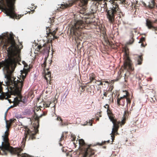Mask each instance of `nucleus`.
Instances as JSON below:
<instances>
[{
    "label": "nucleus",
    "mask_w": 157,
    "mask_h": 157,
    "mask_svg": "<svg viewBox=\"0 0 157 157\" xmlns=\"http://www.w3.org/2000/svg\"><path fill=\"white\" fill-rule=\"evenodd\" d=\"M2 41L5 42L4 48L9 46L7 50L8 58L4 61L0 62V68L3 67L5 77L6 79V82L8 90H10V94L6 92H2V83L0 82V99H7L10 97L11 94L16 95L14 98V104H18L20 101L24 103L26 102L25 99H22L20 92L23 86V82L29 70L28 65H24L23 70H21V77L11 78V75L14 71L17 63L20 60V52L21 48L17 45L14 40L13 34L12 33H4L0 37Z\"/></svg>",
    "instance_id": "f257e3e1"
},
{
    "label": "nucleus",
    "mask_w": 157,
    "mask_h": 157,
    "mask_svg": "<svg viewBox=\"0 0 157 157\" xmlns=\"http://www.w3.org/2000/svg\"><path fill=\"white\" fill-rule=\"evenodd\" d=\"M6 121V130L5 132L4 136H3V142H2L1 146L0 147L1 150L0 153L2 155H6L7 152H9L12 154H17L18 157H27L28 155L25 153H21L22 150L20 148H13L10 147L8 142L7 138L8 136V132L9 128L13 120L10 119L9 121L6 120V116L5 117Z\"/></svg>",
    "instance_id": "f03ea898"
},
{
    "label": "nucleus",
    "mask_w": 157,
    "mask_h": 157,
    "mask_svg": "<svg viewBox=\"0 0 157 157\" xmlns=\"http://www.w3.org/2000/svg\"><path fill=\"white\" fill-rule=\"evenodd\" d=\"M85 23H88L87 21L84 22L81 20H78L75 21L72 25L70 29L71 34L75 41L78 39L81 40L82 37L80 32L85 27Z\"/></svg>",
    "instance_id": "7ed1b4c3"
},
{
    "label": "nucleus",
    "mask_w": 157,
    "mask_h": 157,
    "mask_svg": "<svg viewBox=\"0 0 157 157\" xmlns=\"http://www.w3.org/2000/svg\"><path fill=\"white\" fill-rule=\"evenodd\" d=\"M107 113L109 119L112 122L113 124V127L112 128V132L111 133L112 134L111 137L112 141H113L114 139V136L113 134H117V130L119 127V124H120L121 125L124 124L126 121V118L125 117H124L121 122H118L116 119L114 118L113 114L110 110L107 109Z\"/></svg>",
    "instance_id": "20e7f679"
},
{
    "label": "nucleus",
    "mask_w": 157,
    "mask_h": 157,
    "mask_svg": "<svg viewBox=\"0 0 157 157\" xmlns=\"http://www.w3.org/2000/svg\"><path fill=\"white\" fill-rule=\"evenodd\" d=\"M110 2L111 3L112 6L110 10L107 11V17L109 21L112 23L114 20V14L118 10L119 8L115 1L110 0Z\"/></svg>",
    "instance_id": "39448f33"
},
{
    "label": "nucleus",
    "mask_w": 157,
    "mask_h": 157,
    "mask_svg": "<svg viewBox=\"0 0 157 157\" xmlns=\"http://www.w3.org/2000/svg\"><path fill=\"white\" fill-rule=\"evenodd\" d=\"M15 0H7V7L4 8V10L6 15L9 16H21L20 15L17 16L15 13L13 7Z\"/></svg>",
    "instance_id": "423d86ee"
},
{
    "label": "nucleus",
    "mask_w": 157,
    "mask_h": 157,
    "mask_svg": "<svg viewBox=\"0 0 157 157\" xmlns=\"http://www.w3.org/2000/svg\"><path fill=\"white\" fill-rule=\"evenodd\" d=\"M124 51V64L123 68L125 69L127 67L130 69L131 67V64L130 63V60L128 56V49L126 46V45L123 49Z\"/></svg>",
    "instance_id": "0eeeda50"
},
{
    "label": "nucleus",
    "mask_w": 157,
    "mask_h": 157,
    "mask_svg": "<svg viewBox=\"0 0 157 157\" xmlns=\"http://www.w3.org/2000/svg\"><path fill=\"white\" fill-rule=\"evenodd\" d=\"M46 59H45L43 63L42 64V67H43L44 71L43 73H44V78L47 80L49 81L50 79L51 73L50 72L48 71L49 68L46 67Z\"/></svg>",
    "instance_id": "6e6552de"
},
{
    "label": "nucleus",
    "mask_w": 157,
    "mask_h": 157,
    "mask_svg": "<svg viewBox=\"0 0 157 157\" xmlns=\"http://www.w3.org/2000/svg\"><path fill=\"white\" fill-rule=\"evenodd\" d=\"M94 153V151L92 150L89 147H88L84 151L83 157H86L88 155H93Z\"/></svg>",
    "instance_id": "1a4fd4ad"
},
{
    "label": "nucleus",
    "mask_w": 157,
    "mask_h": 157,
    "mask_svg": "<svg viewBox=\"0 0 157 157\" xmlns=\"http://www.w3.org/2000/svg\"><path fill=\"white\" fill-rule=\"evenodd\" d=\"M146 25L148 29L153 28L156 31H157V27H154L152 26L151 21L148 20L146 21Z\"/></svg>",
    "instance_id": "9d476101"
},
{
    "label": "nucleus",
    "mask_w": 157,
    "mask_h": 157,
    "mask_svg": "<svg viewBox=\"0 0 157 157\" xmlns=\"http://www.w3.org/2000/svg\"><path fill=\"white\" fill-rule=\"evenodd\" d=\"M55 101H56V100L55 99L52 102H51L49 104H46V106L47 107H49L50 106L51 107H54V109L55 110Z\"/></svg>",
    "instance_id": "9b49d317"
},
{
    "label": "nucleus",
    "mask_w": 157,
    "mask_h": 157,
    "mask_svg": "<svg viewBox=\"0 0 157 157\" xmlns=\"http://www.w3.org/2000/svg\"><path fill=\"white\" fill-rule=\"evenodd\" d=\"M95 83L97 86H98V87H97V90H99L101 89V87L99 86L102 85L103 83L100 81H96Z\"/></svg>",
    "instance_id": "f8f14e48"
},
{
    "label": "nucleus",
    "mask_w": 157,
    "mask_h": 157,
    "mask_svg": "<svg viewBox=\"0 0 157 157\" xmlns=\"http://www.w3.org/2000/svg\"><path fill=\"white\" fill-rule=\"evenodd\" d=\"M126 92V94L125 95H124L122 97H121L120 98H118L117 99V103L119 105L120 101L121 100L123 99V98H124V97H126V96L127 95V92L125 91Z\"/></svg>",
    "instance_id": "ddd939ff"
},
{
    "label": "nucleus",
    "mask_w": 157,
    "mask_h": 157,
    "mask_svg": "<svg viewBox=\"0 0 157 157\" xmlns=\"http://www.w3.org/2000/svg\"><path fill=\"white\" fill-rule=\"evenodd\" d=\"M52 88L51 86H48L46 88V92L48 94H50L52 91Z\"/></svg>",
    "instance_id": "4468645a"
},
{
    "label": "nucleus",
    "mask_w": 157,
    "mask_h": 157,
    "mask_svg": "<svg viewBox=\"0 0 157 157\" xmlns=\"http://www.w3.org/2000/svg\"><path fill=\"white\" fill-rule=\"evenodd\" d=\"M137 60L138 64H140L142 61V57L141 56H138L137 57Z\"/></svg>",
    "instance_id": "2eb2a0df"
},
{
    "label": "nucleus",
    "mask_w": 157,
    "mask_h": 157,
    "mask_svg": "<svg viewBox=\"0 0 157 157\" xmlns=\"http://www.w3.org/2000/svg\"><path fill=\"white\" fill-rule=\"evenodd\" d=\"M149 7L151 8H152L155 6V2L153 0H152L151 2L149 5Z\"/></svg>",
    "instance_id": "dca6fc26"
},
{
    "label": "nucleus",
    "mask_w": 157,
    "mask_h": 157,
    "mask_svg": "<svg viewBox=\"0 0 157 157\" xmlns=\"http://www.w3.org/2000/svg\"><path fill=\"white\" fill-rule=\"evenodd\" d=\"M95 78L94 75L93 73L90 74V82L93 80Z\"/></svg>",
    "instance_id": "f3484780"
},
{
    "label": "nucleus",
    "mask_w": 157,
    "mask_h": 157,
    "mask_svg": "<svg viewBox=\"0 0 157 157\" xmlns=\"http://www.w3.org/2000/svg\"><path fill=\"white\" fill-rule=\"evenodd\" d=\"M31 134L30 131L29 130H27L26 132H25V138H26L28 135H30Z\"/></svg>",
    "instance_id": "a211bd4d"
},
{
    "label": "nucleus",
    "mask_w": 157,
    "mask_h": 157,
    "mask_svg": "<svg viewBox=\"0 0 157 157\" xmlns=\"http://www.w3.org/2000/svg\"><path fill=\"white\" fill-rule=\"evenodd\" d=\"M78 142L80 145H83L85 144L84 140L82 139H79Z\"/></svg>",
    "instance_id": "6ab92c4d"
},
{
    "label": "nucleus",
    "mask_w": 157,
    "mask_h": 157,
    "mask_svg": "<svg viewBox=\"0 0 157 157\" xmlns=\"http://www.w3.org/2000/svg\"><path fill=\"white\" fill-rule=\"evenodd\" d=\"M56 33V32L55 31H54L52 33L51 32H50V33L51 34V35L52 36V38H51L52 39L54 40V39H56L57 38V37L54 35Z\"/></svg>",
    "instance_id": "aec40b11"
},
{
    "label": "nucleus",
    "mask_w": 157,
    "mask_h": 157,
    "mask_svg": "<svg viewBox=\"0 0 157 157\" xmlns=\"http://www.w3.org/2000/svg\"><path fill=\"white\" fill-rule=\"evenodd\" d=\"M128 93L127 92V95L126 96V97H124V98H126V101L127 102V105L128 103L130 104L131 102V101L130 100V99L129 98H128Z\"/></svg>",
    "instance_id": "412c9836"
},
{
    "label": "nucleus",
    "mask_w": 157,
    "mask_h": 157,
    "mask_svg": "<svg viewBox=\"0 0 157 157\" xmlns=\"http://www.w3.org/2000/svg\"><path fill=\"white\" fill-rule=\"evenodd\" d=\"M133 41L134 40L133 39H131V40H130L129 41H128V42H127V45L132 44L133 42Z\"/></svg>",
    "instance_id": "4be33fe9"
},
{
    "label": "nucleus",
    "mask_w": 157,
    "mask_h": 157,
    "mask_svg": "<svg viewBox=\"0 0 157 157\" xmlns=\"http://www.w3.org/2000/svg\"><path fill=\"white\" fill-rule=\"evenodd\" d=\"M72 5V4H66L64 5L63 6H62L63 8V6H64V7L66 8L68 6H71Z\"/></svg>",
    "instance_id": "5701e85b"
},
{
    "label": "nucleus",
    "mask_w": 157,
    "mask_h": 157,
    "mask_svg": "<svg viewBox=\"0 0 157 157\" xmlns=\"http://www.w3.org/2000/svg\"><path fill=\"white\" fill-rule=\"evenodd\" d=\"M42 47V46L41 45H38L37 46V49H38L39 50Z\"/></svg>",
    "instance_id": "b1692460"
},
{
    "label": "nucleus",
    "mask_w": 157,
    "mask_h": 157,
    "mask_svg": "<svg viewBox=\"0 0 157 157\" xmlns=\"http://www.w3.org/2000/svg\"><path fill=\"white\" fill-rule=\"evenodd\" d=\"M120 2L121 3H122L123 4H125V0H120Z\"/></svg>",
    "instance_id": "393cba45"
},
{
    "label": "nucleus",
    "mask_w": 157,
    "mask_h": 157,
    "mask_svg": "<svg viewBox=\"0 0 157 157\" xmlns=\"http://www.w3.org/2000/svg\"><path fill=\"white\" fill-rule=\"evenodd\" d=\"M12 107H13V106H12V105H11V106H10V107L8 108V109L7 110V111H6V113H5V115H6V113H7V111H8V110L10 108H12Z\"/></svg>",
    "instance_id": "a878e982"
},
{
    "label": "nucleus",
    "mask_w": 157,
    "mask_h": 157,
    "mask_svg": "<svg viewBox=\"0 0 157 157\" xmlns=\"http://www.w3.org/2000/svg\"><path fill=\"white\" fill-rule=\"evenodd\" d=\"M140 40H141V42L144 41L145 40V38L144 37H142L141 39Z\"/></svg>",
    "instance_id": "bb28decb"
},
{
    "label": "nucleus",
    "mask_w": 157,
    "mask_h": 157,
    "mask_svg": "<svg viewBox=\"0 0 157 157\" xmlns=\"http://www.w3.org/2000/svg\"><path fill=\"white\" fill-rule=\"evenodd\" d=\"M104 107L105 108H108L109 107V106L107 104L105 105H104Z\"/></svg>",
    "instance_id": "cd10ccee"
},
{
    "label": "nucleus",
    "mask_w": 157,
    "mask_h": 157,
    "mask_svg": "<svg viewBox=\"0 0 157 157\" xmlns=\"http://www.w3.org/2000/svg\"><path fill=\"white\" fill-rule=\"evenodd\" d=\"M57 119L58 120H59L60 121L62 120V119L60 117H58Z\"/></svg>",
    "instance_id": "c85d7f7f"
},
{
    "label": "nucleus",
    "mask_w": 157,
    "mask_h": 157,
    "mask_svg": "<svg viewBox=\"0 0 157 157\" xmlns=\"http://www.w3.org/2000/svg\"><path fill=\"white\" fill-rule=\"evenodd\" d=\"M107 94V93L106 92H104L103 94L104 96H106Z\"/></svg>",
    "instance_id": "c756f323"
},
{
    "label": "nucleus",
    "mask_w": 157,
    "mask_h": 157,
    "mask_svg": "<svg viewBox=\"0 0 157 157\" xmlns=\"http://www.w3.org/2000/svg\"><path fill=\"white\" fill-rule=\"evenodd\" d=\"M8 101H9V102H11V100L10 99H8Z\"/></svg>",
    "instance_id": "7c9ffc66"
},
{
    "label": "nucleus",
    "mask_w": 157,
    "mask_h": 157,
    "mask_svg": "<svg viewBox=\"0 0 157 157\" xmlns=\"http://www.w3.org/2000/svg\"><path fill=\"white\" fill-rule=\"evenodd\" d=\"M155 23H157V19L155 20V21H154Z\"/></svg>",
    "instance_id": "2f4dec72"
},
{
    "label": "nucleus",
    "mask_w": 157,
    "mask_h": 157,
    "mask_svg": "<svg viewBox=\"0 0 157 157\" xmlns=\"http://www.w3.org/2000/svg\"><path fill=\"white\" fill-rule=\"evenodd\" d=\"M105 82V83H108V82L107 81H106Z\"/></svg>",
    "instance_id": "473e14b6"
},
{
    "label": "nucleus",
    "mask_w": 157,
    "mask_h": 157,
    "mask_svg": "<svg viewBox=\"0 0 157 157\" xmlns=\"http://www.w3.org/2000/svg\"><path fill=\"white\" fill-rule=\"evenodd\" d=\"M96 119L97 120H98V119H99V118H98L97 117V118H96Z\"/></svg>",
    "instance_id": "72a5a7b5"
},
{
    "label": "nucleus",
    "mask_w": 157,
    "mask_h": 157,
    "mask_svg": "<svg viewBox=\"0 0 157 157\" xmlns=\"http://www.w3.org/2000/svg\"><path fill=\"white\" fill-rule=\"evenodd\" d=\"M100 145H101L102 144V143L101 144H98Z\"/></svg>",
    "instance_id": "f704fd0d"
},
{
    "label": "nucleus",
    "mask_w": 157,
    "mask_h": 157,
    "mask_svg": "<svg viewBox=\"0 0 157 157\" xmlns=\"http://www.w3.org/2000/svg\"><path fill=\"white\" fill-rule=\"evenodd\" d=\"M42 116V115H41L39 117H40Z\"/></svg>",
    "instance_id": "c9c22d12"
},
{
    "label": "nucleus",
    "mask_w": 157,
    "mask_h": 157,
    "mask_svg": "<svg viewBox=\"0 0 157 157\" xmlns=\"http://www.w3.org/2000/svg\"><path fill=\"white\" fill-rule=\"evenodd\" d=\"M141 46H143V44H141Z\"/></svg>",
    "instance_id": "e433bc0d"
},
{
    "label": "nucleus",
    "mask_w": 157,
    "mask_h": 157,
    "mask_svg": "<svg viewBox=\"0 0 157 157\" xmlns=\"http://www.w3.org/2000/svg\"><path fill=\"white\" fill-rule=\"evenodd\" d=\"M125 113H126V112L124 111V114H125Z\"/></svg>",
    "instance_id": "4c0bfd02"
},
{
    "label": "nucleus",
    "mask_w": 157,
    "mask_h": 157,
    "mask_svg": "<svg viewBox=\"0 0 157 157\" xmlns=\"http://www.w3.org/2000/svg\"><path fill=\"white\" fill-rule=\"evenodd\" d=\"M105 141H104V142H103V143H105Z\"/></svg>",
    "instance_id": "58836bf2"
},
{
    "label": "nucleus",
    "mask_w": 157,
    "mask_h": 157,
    "mask_svg": "<svg viewBox=\"0 0 157 157\" xmlns=\"http://www.w3.org/2000/svg\"><path fill=\"white\" fill-rule=\"evenodd\" d=\"M49 65H50L51 64V63H49Z\"/></svg>",
    "instance_id": "ea45409f"
}]
</instances>
